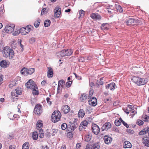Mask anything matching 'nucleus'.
<instances>
[{"label": "nucleus", "mask_w": 149, "mask_h": 149, "mask_svg": "<svg viewBox=\"0 0 149 149\" xmlns=\"http://www.w3.org/2000/svg\"><path fill=\"white\" fill-rule=\"evenodd\" d=\"M132 81L138 86L143 85L147 82L146 78H141L137 77H134L132 79Z\"/></svg>", "instance_id": "nucleus-1"}, {"label": "nucleus", "mask_w": 149, "mask_h": 149, "mask_svg": "<svg viewBox=\"0 0 149 149\" xmlns=\"http://www.w3.org/2000/svg\"><path fill=\"white\" fill-rule=\"evenodd\" d=\"M61 114L59 111H54L51 116V120L52 122L55 123L60 120Z\"/></svg>", "instance_id": "nucleus-2"}, {"label": "nucleus", "mask_w": 149, "mask_h": 149, "mask_svg": "<svg viewBox=\"0 0 149 149\" xmlns=\"http://www.w3.org/2000/svg\"><path fill=\"white\" fill-rule=\"evenodd\" d=\"M31 26L29 25L27 26L23 27L19 29L20 33L23 35H25L29 33L30 31Z\"/></svg>", "instance_id": "nucleus-3"}, {"label": "nucleus", "mask_w": 149, "mask_h": 149, "mask_svg": "<svg viewBox=\"0 0 149 149\" xmlns=\"http://www.w3.org/2000/svg\"><path fill=\"white\" fill-rule=\"evenodd\" d=\"M15 25L14 24H9L7 25L5 28L6 32L8 33H11L14 30Z\"/></svg>", "instance_id": "nucleus-4"}, {"label": "nucleus", "mask_w": 149, "mask_h": 149, "mask_svg": "<svg viewBox=\"0 0 149 149\" xmlns=\"http://www.w3.org/2000/svg\"><path fill=\"white\" fill-rule=\"evenodd\" d=\"M93 132L95 135H97L100 132V128L99 126L96 124H93L91 126Z\"/></svg>", "instance_id": "nucleus-5"}, {"label": "nucleus", "mask_w": 149, "mask_h": 149, "mask_svg": "<svg viewBox=\"0 0 149 149\" xmlns=\"http://www.w3.org/2000/svg\"><path fill=\"white\" fill-rule=\"evenodd\" d=\"M25 86L27 88L33 89L36 87V85L31 79L29 80L26 83Z\"/></svg>", "instance_id": "nucleus-6"}, {"label": "nucleus", "mask_w": 149, "mask_h": 149, "mask_svg": "<svg viewBox=\"0 0 149 149\" xmlns=\"http://www.w3.org/2000/svg\"><path fill=\"white\" fill-rule=\"evenodd\" d=\"M61 13V9L59 6L55 7L54 9V16L55 17L58 18Z\"/></svg>", "instance_id": "nucleus-7"}, {"label": "nucleus", "mask_w": 149, "mask_h": 149, "mask_svg": "<svg viewBox=\"0 0 149 149\" xmlns=\"http://www.w3.org/2000/svg\"><path fill=\"white\" fill-rule=\"evenodd\" d=\"M35 113L39 114L42 112V106L40 104H38L36 105L34 109Z\"/></svg>", "instance_id": "nucleus-8"}, {"label": "nucleus", "mask_w": 149, "mask_h": 149, "mask_svg": "<svg viewBox=\"0 0 149 149\" xmlns=\"http://www.w3.org/2000/svg\"><path fill=\"white\" fill-rule=\"evenodd\" d=\"M125 23L128 25H134L136 23V20L134 18H130L127 19Z\"/></svg>", "instance_id": "nucleus-9"}, {"label": "nucleus", "mask_w": 149, "mask_h": 149, "mask_svg": "<svg viewBox=\"0 0 149 149\" xmlns=\"http://www.w3.org/2000/svg\"><path fill=\"white\" fill-rule=\"evenodd\" d=\"M11 49L8 47H5L3 50L2 53L3 56L6 58L8 57V53Z\"/></svg>", "instance_id": "nucleus-10"}, {"label": "nucleus", "mask_w": 149, "mask_h": 149, "mask_svg": "<svg viewBox=\"0 0 149 149\" xmlns=\"http://www.w3.org/2000/svg\"><path fill=\"white\" fill-rule=\"evenodd\" d=\"M88 102L89 105L91 106H95L97 104V101L96 98L94 97H92V98H91L88 101Z\"/></svg>", "instance_id": "nucleus-11"}, {"label": "nucleus", "mask_w": 149, "mask_h": 149, "mask_svg": "<svg viewBox=\"0 0 149 149\" xmlns=\"http://www.w3.org/2000/svg\"><path fill=\"white\" fill-rule=\"evenodd\" d=\"M91 17L93 19L100 20L101 18L100 15L97 13H93L91 15Z\"/></svg>", "instance_id": "nucleus-12"}, {"label": "nucleus", "mask_w": 149, "mask_h": 149, "mask_svg": "<svg viewBox=\"0 0 149 149\" xmlns=\"http://www.w3.org/2000/svg\"><path fill=\"white\" fill-rule=\"evenodd\" d=\"M53 70L51 67H48L47 76L49 78H52L53 76Z\"/></svg>", "instance_id": "nucleus-13"}, {"label": "nucleus", "mask_w": 149, "mask_h": 149, "mask_svg": "<svg viewBox=\"0 0 149 149\" xmlns=\"http://www.w3.org/2000/svg\"><path fill=\"white\" fill-rule=\"evenodd\" d=\"M104 140L105 143L107 144L110 143L112 140V138L108 135H105L104 136Z\"/></svg>", "instance_id": "nucleus-14"}, {"label": "nucleus", "mask_w": 149, "mask_h": 149, "mask_svg": "<svg viewBox=\"0 0 149 149\" xmlns=\"http://www.w3.org/2000/svg\"><path fill=\"white\" fill-rule=\"evenodd\" d=\"M111 124L109 122H107L104 124L102 127L101 130L102 131H103L104 130H107L111 128Z\"/></svg>", "instance_id": "nucleus-15"}, {"label": "nucleus", "mask_w": 149, "mask_h": 149, "mask_svg": "<svg viewBox=\"0 0 149 149\" xmlns=\"http://www.w3.org/2000/svg\"><path fill=\"white\" fill-rule=\"evenodd\" d=\"M42 122L41 120H39L37 123L36 128L39 132L42 131Z\"/></svg>", "instance_id": "nucleus-16"}, {"label": "nucleus", "mask_w": 149, "mask_h": 149, "mask_svg": "<svg viewBox=\"0 0 149 149\" xmlns=\"http://www.w3.org/2000/svg\"><path fill=\"white\" fill-rule=\"evenodd\" d=\"M9 62L8 61L2 60L0 62V65L2 67L6 68L9 66Z\"/></svg>", "instance_id": "nucleus-17"}, {"label": "nucleus", "mask_w": 149, "mask_h": 149, "mask_svg": "<svg viewBox=\"0 0 149 149\" xmlns=\"http://www.w3.org/2000/svg\"><path fill=\"white\" fill-rule=\"evenodd\" d=\"M143 143L147 147H149V137H144L142 139Z\"/></svg>", "instance_id": "nucleus-18"}, {"label": "nucleus", "mask_w": 149, "mask_h": 149, "mask_svg": "<svg viewBox=\"0 0 149 149\" xmlns=\"http://www.w3.org/2000/svg\"><path fill=\"white\" fill-rule=\"evenodd\" d=\"M107 89H109L111 90H114L115 88V84L114 83H111L106 86Z\"/></svg>", "instance_id": "nucleus-19"}, {"label": "nucleus", "mask_w": 149, "mask_h": 149, "mask_svg": "<svg viewBox=\"0 0 149 149\" xmlns=\"http://www.w3.org/2000/svg\"><path fill=\"white\" fill-rule=\"evenodd\" d=\"M132 146L131 143L128 141H125L124 143L123 147L124 148H130Z\"/></svg>", "instance_id": "nucleus-20"}, {"label": "nucleus", "mask_w": 149, "mask_h": 149, "mask_svg": "<svg viewBox=\"0 0 149 149\" xmlns=\"http://www.w3.org/2000/svg\"><path fill=\"white\" fill-rule=\"evenodd\" d=\"M109 25L107 23H104L101 26V28L103 30H107L109 29Z\"/></svg>", "instance_id": "nucleus-21"}, {"label": "nucleus", "mask_w": 149, "mask_h": 149, "mask_svg": "<svg viewBox=\"0 0 149 149\" xmlns=\"http://www.w3.org/2000/svg\"><path fill=\"white\" fill-rule=\"evenodd\" d=\"M70 110V107L67 105H64L63 108V111L65 113H68Z\"/></svg>", "instance_id": "nucleus-22"}, {"label": "nucleus", "mask_w": 149, "mask_h": 149, "mask_svg": "<svg viewBox=\"0 0 149 149\" xmlns=\"http://www.w3.org/2000/svg\"><path fill=\"white\" fill-rule=\"evenodd\" d=\"M87 97V96L86 94H82L80 98V100L81 102H84L86 100Z\"/></svg>", "instance_id": "nucleus-23"}, {"label": "nucleus", "mask_w": 149, "mask_h": 149, "mask_svg": "<svg viewBox=\"0 0 149 149\" xmlns=\"http://www.w3.org/2000/svg\"><path fill=\"white\" fill-rule=\"evenodd\" d=\"M28 68H24L21 70L20 72L22 74L24 75H26L28 74Z\"/></svg>", "instance_id": "nucleus-24"}, {"label": "nucleus", "mask_w": 149, "mask_h": 149, "mask_svg": "<svg viewBox=\"0 0 149 149\" xmlns=\"http://www.w3.org/2000/svg\"><path fill=\"white\" fill-rule=\"evenodd\" d=\"M8 53V57H9V59H12L13 58L14 55V52L13 50L11 49L10 51Z\"/></svg>", "instance_id": "nucleus-25"}, {"label": "nucleus", "mask_w": 149, "mask_h": 149, "mask_svg": "<svg viewBox=\"0 0 149 149\" xmlns=\"http://www.w3.org/2000/svg\"><path fill=\"white\" fill-rule=\"evenodd\" d=\"M18 95H15V93L12 92L11 97L12 100V102H15L16 103V101L17 100Z\"/></svg>", "instance_id": "nucleus-26"}, {"label": "nucleus", "mask_w": 149, "mask_h": 149, "mask_svg": "<svg viewBox=\"0 0 149 149\" xmlns=\"http://www.w3.org/2000/svg\"><path fill=\"white\" fill-rule=\"evenodd\" d=\"M32 137L34 140H36L38 137V133L36 131L33 132L32 134Z\"/></svg>", "instance_id": "nucleus-27"}, {"label": "nucleus", "mask_w": 149, "mask_h": 149, "mask_svg": "<svg viewBox=\"0 0 149 149\" xmlns=\"http://www.w3.org/2000/svg\"><path fill=\"white\" fill-rule=\"evenodd\" d=\"M115 6L116 9L118 11L121 13L123 11V9L118 4H115Z\"/></svg>", "instance_id": "nucleus-28"}, {"label": "nucleus", "mask_w": 149, "mask_h": 149, "mask_svg": "<svg viewBox=\"0 0 149 149\" xmlns=\"http://www.w3.org/2000/svg\"><path fill=\"white\" fill-rule=\"evenodd\" d=\"M85 115V113L83 109H80L78 113L79 117L83 118Z\"/></svg>", "instance_id": "nucleus-29"}, {"label": "nucleus", "mask_w": 149, "mask_h": 149, "mask_svg": "<svg viewBox=\"0 0 149 149\" xmlns=\"http://www.w3.org/2000/svg\"><path fill=\"white\" fill-rule=\"evenodd\" d=\"M29 147V142H26L23 145L22 149H28Z\"/></svg>", "instance_id": "nucleus-30"}, {"label": "nucleus", "mask_w": 149, "mask_h": 149, "mask_svg": "<svg viewBox=\"0 0 149 149\" xmlns=\"http://www.w3.org/2000/svg\"><path fill=\"white\" fill-rule=\"evenodd\" d=\"M22 90L21 88H17L15 90V93L17 95H20L22 93Z\"/></svg>", "instance_id": "nucleus-31"}, {"label": "nucleus", "mask_w": 149, "mask_h": 149, "mask_svg": "<svg viewBox=\"0 0 149 149\" xmlns=\"http://www.w3.org/2000/svg\"><path fill=\"white\" fill-rule=\"evenodd\" d=\"M65 54H66V56H69L71 55L73 53V51L71 49H67L65 50Z\"/></svg>", "instance_id": "nucleus-32"}, {"label": "nucleus", "mask_w": 149, "mask_h": 149, "mask_svg": "<svg viewBox=\"0 0 149 149\" xmlns=\"http://www.w3.org/2000/svg\"><path fill=\"white\" fill-rule=\"evenodd\" d=\"M142 119L144 121H149V116L146 115H144L142 116Z\"/></svg>", "instance_id": "nucleus-33"}, {"label": "nucleus", "mask_w": 149, "mask_h": 149, "mask_svg": "<svg viewBox=\"0 0 149 149\" xmlns=\"http://www.w3.org/2000/svg\"><path fill=\"white\" fill-rule=\"evenodd\" d=\"M65 81L63 79L61 80L58 81V89L60 86L63 87V85L65 84Z\"/></svg>", "instance_id": "nucleus-34"}, {"label": "nucleus", "mask_w": 149, "mask_h": 149, "mask_svg": "<svg viewBox=\"0 0 149 149\" xmlns=\"http://www.w3.org/2000/svg\"><path fill=\"white\" fill-rule=\"evenodd\" d=\"M38 88H37V86H36V87H35L33 89H32V93L33 95H38L39 93L38 91L37 90Z\"/></svg>", "instance_id": "nucleus-35"}, {"label": "nucleus", "mask_w": 149, "mask_h": 149, "mask_svg": "<svg viewBox=\"0 0 149 149\" xmlns=\"http://www.w3.org/2000/svg\"><path fill=\"white\" fill-rule=\"evenodd\" d=\"M100 146L98 143H95L91 148V149H99Z\"/></svg>", "instance_id": "nucleus-36"}, {"label": "nucleus", "mask_w": 149, "mask_h": 149, "mask_svg": "<svg viewBox=\"0 0 149 149\" xmlns=\"http://www.w3.org/2000/svg\"><path fill=\"white\" fill-rule=\"evenodd\" d=\"M78 126V125L77 123H73L70 127L72 130H74Z\"/></svg>", "instance_id": "nucleus-37"}, {"label": "nucleus", "mask_w": 149, "mask_h": 149, "mask_svg": "<svg viewBox=\"0 0 149 149\" xmlns=\"http://www.w3.org/2000/svg\"><path fill=\"white\" fill-rule=\"evenodd\" d=\"M65 53V51L64 49L59 52L58 53V54H59L61 57H64L65 56H66V54Z\"/></svg>", "instance_id": "nucleus-38"}, {"label": "nucleus", "mask_w": 149, "mask_h": 149, "mask_svg": "<svg viewBox=\"0 0 149 149\" xmlns=\"http://www.w3.org/2000/svg\"><path fill=\"white\" fill-rule=\"evenodd\" d=\"M51 23V22L50 20L49 19L46 20L44 22V25L45 27H47L49 26Z\"/></svg>", "instance_id": "nucleus-39"}, {"label": "nucleus", "mask_w": 149, "mask_h": 149, "mask_svg": "<svg viewBox=\"0 0 149 149\" xmlns=\"http://www.w3.org/2000/svg\"><path fill=\"white\" fill-rule=\"evenodd\" d=\"M57 131L58 130L56 129H52L50 130V133L52 136H54L57 132Z\"/></svg>", "instance_id": "nucleus-40"}, {"label": "nucleus", "mask_w": 149, "mask_h": 149, "mask_svg": "<svg viewBox=\"0 0 149 149\" xmlns=\"http://www.w3.org/2000/svg\"><path fill=\"white\" fill-rule=\"evenodd\" d=\"M17 82V81H16V80H14L11 81L10 82V84L9 85V87L11 88V87H12L13 86L15 85H16V84L17 83H16Z\"/></svg>", "instance_id": "nucleus-41"}, {"label": "nucleus", "mask_w": 149, "mask_h": 149, "mask_svg": "<svg viewBox=\"0 0 149 149\" xmlns=\"http://www.w3.org/2000/svg\"><path fill=\"white\" fill-rule=\"evenodd\" d=\"M91 139V136L90 134H87L85 136V140L88 142L90 141Z\"/></svg>", "instance_id": "nucleus-42"}, {"label": "nucleus", "mask_w": 149, "mask_h": 149, "mask_svg": "<svg viewBox=\"0 0 149 149\" xmlns=\"http://www.w3.org/2000/svg\"><path fill=\"white\" fill-rule=\"evenodd\" d=\"M80 124L81 125H82L84 127V128L85 129L87 126L88 123L86 121L84 120Z\"/></svg>", "instance_id": "nucleus-43"}, {"label": "nucleus", "mask_w": 149, "mask_h": 149, "mask_svg": "<svg viewBox=\"0 0 149 149\" xmlns=\"http://www.w3.org/2000/svg\"><path fill=\"white\" fill-rule=\"evenodd\" d=\"M80 16L79 18L83 17L84 16V11L82 10H81L79 12Z\"/></svg>", "instance_id": "nucleus-44"}, {"label": "nucleus", "mask_w": 149, "mask_h": 149, "mask_svg": "<svg viewBox=\"0 0 149 149\" xmlns=\"http://www.w3.org/2000/svg\"><path fill=\"white\" fill-rule=\"evenodd\" d=\"M28 74H31L33 73L35 71V69L34 68H30L28 69Z\"/></svg>", "instance_id": "nucleus-45"}, {"label": "nucleus", "mask_w": 149, "mask_h": 149, "mask_svg": "<svg viewBox=\"0 0 149 149\" xmlns=\"http://www.w3.org/2000/svg\"><path fill=\"white\" fill-rule=\"evenodd\" d=\"M146 133V128L139 132V135H143Z\"/></svg>", "instance_id": "nucleus-46"}, {"label": "nucleus", "mask_w": 149, "mask_h": 149, "mask_svg": "<svg viewBox=\"0 0 149 149\" xmlns=\"http://www.w3.org/2000/svg\"><path fill=\"white\" fill-rule=\"evenodd\" d=\"M47 10L46 8H43L42 10L41 15H42L44 14H47Z\"/></svg>", "instance_id": "nucleus-47"}, {"label": "nucleus", "mask_w": 149, "mask_h": 149, "mask_svg": "<svg viewBox=\"0 0 149 149\" xmlns=\"http://www.w3.org/2000/svg\"><path fill=\"white\" fill-rule=\"evenodd\" d=\"M67 126V124L65 123H64L61 125V128L62 130H64L66 128Z\"/></svg>", "instance_id": "nucleus-48"}, {"label": "nucleus", "mask_w": 149, "mask_h": 149, "mask_svg": "<svg viewBox=\"0 0 149 149\" xmlns=\"http://www.w3.org/2000/svg\"><path fill=\"white\" fill-rule=\"evenodd\" d=\"M121 124V122L119 120H116L115 121V124L117 126H120Z\"/></svg>", "instance_id": "nucleus-49"}, {"label": "nucleus", "mask_w": 149, "mask_h": 149, "mask_svg": "<svg viewBox=\"0 0 149 149\" xmlns=\"http://www.w3.org/2000/svg\"><path fill=\"white\" fill-rule=\"evenodd\" d=\"M39 137L40 138H43L44 136V134L43 132V130H42L41 132H39Z\"/></svg>", "instance_id": "nucleus-50"}, {"label": "nucleus", "mask_w": 149, "mask_h": 149, "mask_svg": "<svg viewBox=\"0 0 149 149\" xmlns=\"http://www.w3.org/2000/svg\"><path fill=\"white\" fill-rule=\"evenodd\" d=\"M129 113H133V116H134L135 113H136V112L134 110V109H132L131 110L130 109L129 110ZM133 115V114H132Z\"/></svg>", "instance_id": "nucleus-51"}, {"label": "nucleus", "mask_w": 149, "mask_h": 149, "mask_svg": "<svg viewBox=\"0 0 149 149\" xmlns=\"http://www.w3.org/2000/svg\"><path fill=\"white\" fill-rule=\"evenodd\" d=\"M29 42L31 43H33L36 41V39L34 38H31L29 40Z\"/></svg>", "instance_id": "nucleus-52"}, {"label": "nucleus", "mask_w": 149, "mask_h": 149, "mask_svg": "<svg viewBox=\"0 0 149 149\" xmlns=\"http://www.w3.org/2000/svg\"><path fill=\"white\" fill-rule=\"evenodd\" d=\"M137 123L139 125H141L143 124V121L141 120H139L137 122Z\"/></svg>", "instance_id": "nucleus-53"}, {"label": "nucleus", "mask_w": 149, "mask_h": 149, "mask_svg": "<svg viewBox=\"0 0 149 149\" xmlns=\"http://www.w3.org/2000/svg\"><path fill=\"white\" fill-rule=\"evenodd\" d=\"M72 83V81H68V82H66L65 84L66 86L67 87L69 88L70 86L71 85Z\"/></svg>", "instance_id": "nucleus-54"}, {"label": "nucleus", "mask_w": 149, "mask_h": 149, "mask_svg": "<svg viewBox=\"0 0 149 149\" xmlns=\"http://www.w3.org/2000/svg\"><path fill=\"white\" fill-rule=\"evenodd\" d=\"M81 146V143H78L77 144L76 148L74 149H79Z\"/></svg>", "instance_id": "nucleus-55"}, {"label": "nucleus", "mask_w": 149, "mask_h": 149, "mask_svg": "<svg viewBox=\"0 0 149 149\" xmlns=\"http://www.w3.org/2000/svg\"><path fill=\"white\" fill-rule=\"evenodd\" d=\"M79 61L80 62H83L85 61V58L84 57H81L78 58Z\"/></svg>", "instance_id": "nucleus-56"}, {"label": "nucleus", "mask_w": 149, "mask_h": 149, "mask_svg": "<svg viewBox=\"0 0 149 149\" xmlns=\"http://www.w3.org/2000/svg\"><path fill=\"white\" fill-rule=\"evenodd\" d=\"M93 89H90L89 92V94L88 96L89 97H91L93 95Z\"/></svg>", "instance_id": "nucleus-57"}, {"label": "nucleus", "mask_w": 149, "mask_h": 149, "mask_svg": "<svg viewBox=\"0 0 149 149\" xmlns=\"http://www.w3.org/2000/svg\"><path fill=\"white\" fill-rule=\"evenodd\" d=\"M121 121L122 122V123L123 124V125L127 128L129 127V125L126 123L123 120L121 119Z\"/></svg>", "instance_id": "nucleus-58"}, {"label": "nucleus", "mask_w": 149, "mask_h": 149, "mask_svg": "<svg viewBox=\"0 0 149 149\" xmlns=\"http://www.w3.org/2000/svg\"><path fill=\"white\" fill-rule=\"evenodd\" d=\"M8 137L10 139H12L13 137V135L12 134H10L8 135Z\"/></svg>", "instance_id": "nucleus-59"}, {"label": "nucleus", "mask_w": 149, "mask_h": 149, "mask_svg": "<svg viewBox=\"0 0 149 149\" xmlns=\"http://www.w3.org/2000/svg\"><path fill=\"white\" fill-rule=\"evenodd\" d=\"M19 33H20V32L19 30V31H15V32L13 33V35L14 36H16L18 35Z\"/></svg>", "instance_id": "nucleus-60"}, {"label": "nucleus", "mask_w": 149, "mask_h": 149, "mask_svg": "<svg viewBox=\"0 0 149 149\" xmlns=\"http://www.w3.org/2000/svg\"><path fill=\"white\" fill-rule=\"evenodd\" d=\"M74 74L75 75L76 78L78 80H81V77H80L77 75V74L75 73H74Z\"/></svg>", "instance_id": "nucleus-61"}, {"label": "nucleus", "mask_w": 149, "mask_h": 149, "mask_svg": "<svg viewBox=\"0 0 149 149\" xmlns=\"http://www.w3.org/2000/svg\"><path fill=\"white\" fill-rule=\"evenodd\" d=\"M104 79V78L102 77L100 79V80L99 81V84L100 85H102L103 84V80Z\"/></svg>", "instance_id": "nucleus-62"}, {"label": "nucleus", "mask_w": 149, "mask_h": 149, "mask_svg": "<svg viewBox=\"0 0 149 149\" xmlns=\"http://www.w3.org/2000/svg\"><path fill=\"white\" fill-rule=\"evenodd\" d=\"M16 147L15 145H11L9 146L10 149H16Z\"/></svg>", "instance_id": "nucleus-63"}, {"label": "nucleus", "mask_w": 149, "mask_h": 149, "mask_svg": "<svg viewBox=\"0 0 149 149\" xmlns=\"http://www.w3.org/2000/svg\"><path fill=\"white\" fill-rule=\"evenodd\" d=\"M146 133L148 134V135L149 136V126L146 128Z\"/></svg>", "instance_id": "nucleus-64"}]
</instances>
